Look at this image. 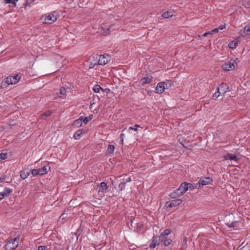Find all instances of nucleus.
<instances>
[{
	"label": "nucleus",
	"instance_id": "nucleus-1",
	"mask_svg": "<svg viewBox=\"0 0 250 250\" xmlns=\"http://www.w3.org/2000/svg\"><path fill=\"white\" fill-rule=\"evenodd\" d=\"M60 17L59 13L56 11L45 14L41 18V21L46 24H51Z\"/></svg>",
	"mask_w": 250,
	"mask_h": 250
},
{
	"label": "nucleus",
	"instance_id": "nucleus-2",
	"mask_svg": "<svg viewBox=\"0 0 250 250\" xmlns=\"http://www.w3.org/2000/svg\"><path fill=\"white\" fill-rule=\"evenodd\" d=\"M237 58H234L225 62L222 65L223 69L226 71L234 70L237 66Z\"/></svg>",
	"mask_w": 250,
	"mask_h": 250
},
{
	"label": "nucleus",
	"instance_id": "nucleus-3",
	"mask_svg": "<svg viewBox=\"0 0 250 250\" xmlns=\"http://www.w3.org/2000/svg\"><path fill=\"white\" fill-rule=\"evenodd\" d=\"M188 190V187L186 185L182 183L179 188L172 191L170 196L171 198H176L183 195Z\"/></svg>",
	"mask_w": 250,
	"mask_h": 250
},
{
	"label": "nucleus",
	"instance_id": "nucleus-4",
	"mask_svg": "<svg viewBox=\"0 0 250 250\" xmlns=\"http://www.w3.org/2000/svg\"><path fill=\"white\" fill-rule=\"evenodd\" d=\"M19 239L15 238L13 239H10L5 245V249L6 250H14L19 245Z\"/></svg>",
	"mask_w": 250,
	"mask_h": 250
},
{
	"label": "nucleus",
	"instance_id": "nucleus-5",
	"mask_svg": "<svg viewBox=\"0 0 250 250\" xmlns=\"http://www.w3.org/2000/svg\"><path fill=\"white\" fill-rule=\"evenodd\" d=\"M21 79V76L18 74H15L13 76H10L5 79V83L8 85L16 84Z\"/></svg>",
	"mask_w": 250,
	"mask_h": 250
},
{
	"label": "nucleus",
	"instance_id": "nucleus-6",
	"mask_svg": "<svg viewBox=\"0 0 250 250\" xmlns=\"http://www.w3.org/2000/svg\"><path fill=\"white\" fill-rule=\"evenodd\" d=\"M47 168L46 166L41 168L34 169L32 170L31 173L33 176L42 175L47 173Z\"/></svg>",
	"mask_w": 250,
	"mask_h": 250
},
{
	"label": "nucleus",
	"instance_id": "nucleus-7",
	"mask_svg": "<svg viewBox=\"0 0 250 250\" xmlns=\"http://www.w3.org/2000/svg\"><path fill=\"white\" fill-rule=\"evenodd\" d=\"M182 202L183 201L181 199L174 200L170 202H167L165 204V207L167 208H171L178 206L181 204Z\"/></svg>",
	"mask_w": 250,
	"mask_h": 250
},
{
	"label": "nucleus",
	"instance_id": "nucleus-8",
	"mask_svg": "<svg viewBox=\"0 0 250 250\" xmlns=\"http://www.w3.org/2000/svg\"><path fill=\"white\" fill-rule=\"evenodd\" d=\"M110 58L107 54L100 55L99 56L98 63L100 65H105L110 60Z\"/></svg>",
	"mask_w": 250,
	"mask_h": 250
},
{
	"label": "nucleus",
	"instance_id": "nucleus-9",
	"mask_svg": "<svg viewBox=\"0 0 250 250\" xmlns=\"http://www.w3.org/2000/svg\"><path fill=\"white\" fill-rule=\"evenodd\" d=\"M107 190V185L105 182H102L98 188V194L100 197L104 196Z\"/></svg>",
	"mask_w": 250,
	"mask_h": 250
},
{
	"label": "nucleus",
	"instance_id": "nucleus-10",
	"mask_svg": "<svg viewBox=\"0 0 250 250\" xmlns=\"http://www.w3.org/2000/svg\"><path fill=\"white\" fill-rule=\"evenodd\" d=\"M212 182V180L210 177H202L199 179L198 183L200 185L206 186L210 184Z\"/></svg>",
	"mask_w": 250,
	"mask_h": 250
},
{
	"label": "nucleus",
	"instance_id": "nucleus-11",
	"mask_svg": "<svg viewBox=\"0 0 250 250\" xmlns=\"http://www.w3.org/2000/svg\"><path fill=\"white\" fill-rule=\"evenodd\" d=\"M166 85H167V84H166ZM166 88L165 82H160L157 84L155 91L157 93L161 94L164 91Z\"/></svg>",
	"mask_w": 250,
	"mask_h": 250
},
{
	"label": "nucleus",
	"instance_id": "nucleus-12",
	"mask_svg": "<svg viewBox=\"0 0 250 250\" xmlns=\"http://www.w3.org/2000/svg\"><path fill=\"white\" fill-rule=\"evenodd\" d=\"M229 87L227 83H222L218 87L217 90L220 91L221 94H225L229 91Z\"/></svg>",
	"mask_w": 250,
	"mask_h": 250
},
{
	"label": "nucleus",
	"instance_id": "nucleus-13",
	"mask_svg": "<svg viewBox=\"0 0 250 250\" xmlns=\"http://www.w3.org/2000/svg\"><path fill=\"white\" fill-rule=\"evenodd\" d=\"M240 34L242 36H246L250 34V23L245 26L243 30L240 31Z\"/></svg>",
	"mask_w": 250,
	"mask_h": 250
},
{
	"label": "nucleus",
	"instance_id": "nucleus-14",
	"mask_svg": "<svg viewBox=\"0 0 250 250\" xmlns=\"http://www.w3.org/2000/svg\"><path fill=\"white\" fill-rule=\"evenodd\" d=\"M171 232V230L170 229H165L159 236V239L160 241H162L164 239L166 238V237L170 234Z\"/></svg>",
	"mask_w": 250,
	"mask_h": 250
},
{
	"label": "nucleus",
	"instance_id": "nucleus-15",
	"mask_svg": "<svg viewBox=\"0 0 250 250\" xmlns=\"http://www.w3.org/2000/svg\"><path fill=\"white\" fill-rule=\"evenodd\" d=\"M84 133V131L83 129H79L74 133L73 138L75 140H79Z\"/></svg>",
	"mask_w": 250,
	"mask_h": 250
},
{
	"label": "nucleus",
	"instance_id": "nucleus-16",
	"mask_svg": "<svg viewBox=\"0 0 250 250\" xmlns=\"http://www.w3.org/2000/svg\"><path fill=\"white\" fill-rule=\"evenodd\" d=\"M152 81V77L151 76H147L142 78L140 81V83L144 85L147 83H149Z\"/></svg>",
	"mask_w": 250,
	"mask_h": 250
},
{
	"label": "nucleus",
	"instance_id": "nucleus-17",
	"mask_svg": "<svg viewBox=\"0 0 250 250\" xmlns=\"http://www.w3.org/2000/svg\"><path fill=\"white\" fill-rule=\"evenodd\" d=\"M30 174V172L28 169H24L20 172V176L22 179L27 178Z\"/></svg>",
	"mask_w": 250,
	"mask_h": 250
},
{
	"label": "nucleus",
	"instance_id": "nucleus-18",
	"mask_svg": "<svg viewBox=\"0 0 250 250\" xmlns=\"http://www.w3.org/2000/svg\"><path fill=\"white\" fill-rule=\"evenodd\" d=\"M174 13L175 12L173 11H167V12H164L162 14V16L164 18L167 19L173 17L174 15Z\"/></svg>",
	"mask_w": 250,
	"mask_h": 250
},
{
	"label": "nucleus",
	"instance_id": "nucleus-19",
	"mask_svg": "<svg viewBox=\"0 0 250 250\" xmlns=\"http://www.w3.org/2000/svg\"><path fill=\"white\" fill-rule=\"evenodd\" d=\"M224 159L225 160H231L236 161L237 160V157L236 155L228 153L226 155L224 156Z\"/></svg>",
	"mask_w": 250,
	"mask_h": 250
},
{
	"label": "nucleus",
	"instance_id": "nucleus-20",
	"mask_svg": "<svg viewBox=\"0 0 250 250\" xmlns=\"http://www.w3.org/2000/svg\"><path fill=\"white\" fill-rule=\"evenodd\" d=\"M157 238L156 237H153L152 243L150 245V247L151 248L154 249V248L156 247V246L160 244L161 241H160L159 239L158 240V241H157Z\"/></svg>",
	"mask_w": 250,
	"mask_h": 250
},
{
	"label": "nucleus",
	"instance_id": "nucleus-21",
	"mask_svg": "<svg viewBox=\"0 0 250 250\" xmlns=\"http://www.w3.org/2000/svg\"><path fill=\"white\" fill-rule=\"evenodd\" d=\"M83 121L81 117L79 119L75 120L74 122V125L76 127L81 126L82 125Z\"/></svg>",
	"mask_w": 250,
	"mask_h": 250
},
{
	"label": "nucleus",
	"instance_id": "nucleus-22",
	"mask_svg": "<svg viewBox=\"0 0 250 250\" xmlns=\"http://www.w3.org/2000/svg\"><path fill=\"white\" fill-rule=\"evenodd\" d=\"M237 44L238 42L235 41H232L229 43L228 46L230 48L234 49L237 46Z\"/></svg>",
	"mask_w": 250,
	"mask_h": 250
},
{
	"label": "nucleus",
	"instance_id": "nucleus-23",
	"mask_svg": "<svg viewBox=\"0 0 250 250\" xmlns=\"http://www.w3.org/2000/svg\"><path fill=\"white\" fill-rule=\"evenodd\" d=\"M101 29L103 31V34L104 35H108L110 33V29L108 27H106L105 26H102Z\"/></svg>",
	"mask_w": 250,
	"mask_h": 250
},
{
	"label": "nucleus",
	"instance_id": "nucleus-24",
	"mask_svg": "<svg viewBox=\"0 0 250 250\" xmlns=\"http://www.w3.org/2000/svg\"><path fill=\"white\" fill-rule=\"evenodd\" d=\"M226 28V24L224 25H221L219 26L218 28H216L212 30V32H213L215 33H217L219 30H221Z\"/></svg>",
	"mask_w": 250,
	"mask_h": 250
},
{
	"label": "nucleus",
	"instance_id": "nucleus-25",
	"mask_svg": "<svg viewBox=\"0 0 250 250\" xmlns=\"http://www.w3.org/2000/svg\"><path fill=\"white\" fill-rule=\"evenodd\" d=\"M12 192V190L8 188H5L4 189L3 192H4L5 196H8Z\"/></svg>",
	"mask_w": 250,
	"mask_h": 250
},
{
	"label": "nucleus",
	"instance_id": "nucleus-26",
	"mask_svg": "<svg viewBox=\"0 0 250 250\" xmlns=\"http://www.w3.org/2000/svg\"><path fill=\"white\" fill-rule=\"evenodd\" d=\"M115 149V147L112 145H109L107 149V152L109 154L112 153Z\"/></svg>",
	"mask_w": 250,
	"mask_h": 250
},
{
	"label": "nucleus",
	"instance_id": "nucleus-27",
	"mask_svg": "<svg viewBox=\"0 0 250 250\" xmlns=\"http://www.w3.org/2000/svg\"><path fill=\"white\" fill-rule=\"evenodd\" d=\"M93 90L95 93H99L100 90H103L101 86L99 85H95L93 86Z\"/></svg>",
	"mask_w": 250,
	"mask_h": 250
},
{
	"label": "nucleus",
	"instance_id": "nucleus-28",
	"mask_svg": "<svg viewBox=\"0 0 250 250\" xmlns=\"http://www.w3.org/2000/svg\"><path fill=\"white\" fill-rule=\"evenodd\" d=\"M243 5L247 8H250V0H244Z\"/></svg>",
	"mask_w": 250,
	"mask_h": 250
},
{
	"label": "nucleus",
	"instance_id": "nucleus-29",
	"mask_svg": "<svg viewBox=\"0 0 250 250\" xmlns=\"http://www.w3.org/2000/svg\"><path fill=\"white\" fill-rule=\"evenodd\" d=\"M237 222H232L231 223L227 222L226 224L227 225L229 228H234L236 226V224H237Z\"/></svg>",
	"mask_w": 250,
	"mask_h": 250
},
{
	"label": "nucleus",
	"instance_id": "nucleus-30",
	"mask_svg": "<svg viewBox=\"0 0 250 250\" xmlns=\"http://www.w3.org/2000/svg\"><path fill=\"white\" fill-rule=\"evenodd\" d=\"M164 244L166 246H169L171 244L172 240L169 239H164Z\"/></svg>",
	"mask_w": 250,
	"mask_h": 250
},
{
	"label": "nucleus",
	"instance_id": "nucleus-31",
	"mask_svg": "<svg viewBox=\"0 0 250 250\" xmlns=\"http://www.w3.org/2000/svg\"><path fill=\"white\" fill-rule=\"evenodd\" d=\"M7 158V154L6 153L1 152L0 154V159L1 160H5Z\"/></svg>",
	"mask_w": 250,
	"mask_h": 250
},
{
	"label": "nucleus",
	"instance_id": "nucleus-32",
	"mask_svg": "<svg viewBox=\"0 0 250 250\" xmlns=\"http://www.w3.org/2000/svg\"><path fill=\"white\" fill-rule=\"evenodd\" d=\"M19 0H4L6 3L15 4Z\"/></svg>",
	"mask_w": 250,
	"mask_h": 250
},
{
	"label": "nucleus",
	"instance_id": "nucleus-33",
	"mask_svg": "<svg viewBox=\"0 0 250 250\" xmlns=\"http://www.w3.org/2000/svg\"><path fill=\"white\" fill-rule=\"evenodd\" d=\"M220 91H218V90H217V91L215 92V93L213 95V97L214 99H216L218 97L220 96V95H221Z\"/></svg>",
	"mask_w": 250,
	"mask_h": 250
},
{
	"label": "nucleus",
	"instance_id": "nucleus-34",
	"mask_svg": "<svg viewBox=\"0 0 250 250\" xmlns=\"http://www.w3.org/2000/svg\"><path fill=\"white\" fill-rule=\"evenodd\" d=\"M81 117L82 118L83 122L85 124H86L89 121H90V120H89V118H87V117Z\"/></svg>",
	"mask_w": 250,
	"mask_h": 250
},
{
	"label": "nucleus",
	"instance_id": "nucleus-35",
	"mask_svg": "<svg viewBox=\"0 0 250 250\" xmlns=\"http://www.w3.org/2000/svg\"><path fill=\"white\" fill-rule=\"evenodd\" d=\"M60 94L64 96L66 94V91L65 88L62 87L60 89Z\"/></svg>",
	"mask_w": 250,
	"mask_h": 250
},
{
	"label": "nucleus",
	"instance_id": "nucleus-36",
	"mask_svg": "<svg viewBox=\"0 0 250 250\" xmlns=\"http://www.w3.org/2000/svg\"><path fill=\"white\" fill-rule=\"evenodd\" d=\"M51 114V112L50 111H47L46 112V113H45L44 114H42L41 115V117L42 119H46V117L47 116H49Z\"/></svg>",
	"mask_w": 250,
	"mask_h": 250
},
{
	"label": "nucleus",
	"instance_id": "nucleus-37",
	"mask_svg": "<svg viewBox=\"0 0 250 250\" xmlns=\"http://www.w3.org/2000/svg\"><path fill=\"white\" fill-rule=\"evenodd\" d=\"M125 188V182H123L119 185V188L121 190H123Z\"/></svg>",
	"mask_w": 250,
	"mask_h": 250
},
{
	"label": "nucleus",
	"instance_id": "nucleus-38",
	"mask_svg": "<svg viewBox=\"0 0 250 250\" xmlns=\"http://www.w3.org/2000/svg\"><path fill=\"white\" fill-rule=\"evenodd\" d=\"M35 0H26L25 5L30 6V4L33 3Z\"/></svg>",
	"mask_w": 250,
	"mask_h": 250
},
{
	"label": "nucleus",
	"instance_id": "nucleus-39",
	"mask_svg": "<svg viewBox=\"0 0 250 250\" xmlns=\"http://www.w3.org/2000/svg\"><path fill=\"white\" fill-rule=\"evenodd\" d=\"M183 184H185V185H186V187H188V189H191V188H193L191 184L187 183H183Z\"/></svg>",
	"mask_w": 250,
	"mask_h": 250
},
{
	"label": "nucleus",
	"instance_id": "nucleus-40",
	"mask_svg": "<svg viewBox=\"0 0 250 250\" xmlns=\"http://www.w3.org/2000/svg\"><path fill=\"white\" fill-rule=\"evenodd\" d=\"M38 250H47V247L45 246H41L39 247Z\"/></svg>",
	"mask_w": 250,
	"mask_h": 250
},
{
	"label": "nucleus",
	"instance_id": "nucleus-41",
	"mask_svg": "<svg viewBox=\"0 0 250 250\" xmlns=\"http://www.w3.org/2000/svg\"><path fill=\"white\" fill-rule=\"evenodd\" d=\"M137 127H139V126L138 125H135V127H130L129 128V130H134V131H137Z\"/></svg>",
	"mask_w": 250,
	"mask_h": 250
},
{
	"label": "nucleus",
	"instance_id": "nucleus-42",
	"mask_svg": "<svg viewBox=\"0 0 250 250\" xmlns=\"http://www.w3.org/2000/svg\"><path fill=\"white\" fill-rule=\"evenodd\" d=\"M5 196V195H4V192H0V200L2 199Z\"/></svg>",
	"mask_w": 250,
	"mask_h": 250
},
{
	"label": "nucleus",
	"instance_id": "nucleus-43",
	"mask_svg": "<svg viewBox=\"0 0 250 250\" xmlns=\"http://www.w3.org/2000/svg\"><path fill=\"white\" fill-rule=\"evenodd\" d=\"M5 179V176L4 175L1 176L0 177V183L3 182Z\"/></svg>",
	"mask_w": 250,
	"mask_h": 250
},
{
	"label": "nucleus",
	"instance_id": "nucleus-44",
	"mask_svg": "<svg viewBox=\"0 0 250 250\" xmlns=\"http://www.w3.org/2000/svg\"><path fill=\"white\" fill-rule=\"evenodd\" d=\"M66 217V214L64 213H63L60 217V218L62 219H65V218Z\"/></svg>",
	"mask_w": 250,
	"mask_h": 250
},
{
	"label": "nucleus",
	"instance_id": "nucleus-45",
	"mask_svg": "<svg viewBox=\"0 0 250 250\" xmlns=\"http://www.w3.org/2000/svg\"><path fill=\"white\" fill-rule=\"evenodd\" d=\"M208 35H210L209 31L206 32V33H205L203 35V36L206 37L208 36Z\"/></svg>",
	"mask_w": 250,
	"mask_h": 250
},
{
	"label": "nucleus",
	"instance_id": "nucleus-46",
	"mask_svg": "<svg viewBox=\"0 0 250 250\" xmlns=\"http://www.w3.org/2000/svg\"><path fill=\"white\" fill-rule=\"evenodd\" d=\"M87 118H88L89 120H90V121L93 118V115H90L88 117H87Z\"/></svg>",
	"mask_w": 250,
	"mask_h": 250
},
{
	"label": "nucleus",
	"instance_id": "nucleus-47",
	"mask_svg": "<svg viewBox=\"0 0 250 250\" xmlns=\"http://www.w3.org/2000/svg\"><path fill=\"white\" fill-rule=\"evenodd\" d=\"M126 182H130V181H131V178H130V177H128V178L127 179V180H126Z\"/></svg>",
	"mask_w": 250,
	"mask_h": 250
},
{
	"label": "nucleus",
	"instance_id": "nucleus-48",
	"mask_svg": "<svg viewBox=\"0 0 250 250\" xmlns=\"http://www.w3.org/2000/svg\"><path fill=\"white\" fill-rule=\"evenodd\" d=\"M210 35H213L214 33L212 32V30L210 31H209Z\"/></svg>",
	"mask_w": 250,
	"mask_h": 250
},
{
	"label": "nucleus",
	"instance_id": "nucleus-49",
	"mask_svg": "<svg viewBox=\"0 0 250 250\" xmlns=\"http://www.w3.org/2000/svg\"><path fill=\"white\" fill-rule=\"evenodd\" d=\"M184 241H185V243L187 242V238H185L184 239Z\"/></svg>",
	"mask_w": 250,
	"mask_h": 250
}]
</instances>
